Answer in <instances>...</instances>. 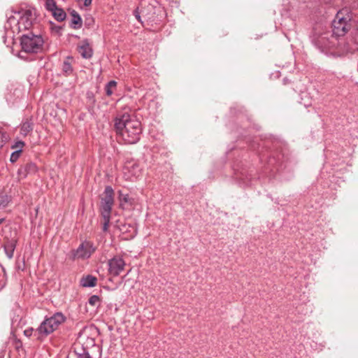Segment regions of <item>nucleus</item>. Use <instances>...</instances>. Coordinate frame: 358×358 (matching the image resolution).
<instances>
[{
  "label": "nucleus",
  "mask_w": 358,
  "mask_h": 358,
  "mask_svg": "<svg viewBox=\"0 0 358 358\" xmlns=\"http://www.w3.org/2000/svg\"><path fill=\"white\" fill-rule=\"evenodd\" d=\"M80 283L83 287H94L96 284V278L92 275H89L85 278H83Z\"/></svg>",
  "instance_id": "nucleus-14"
},
{
  "label": "nucleus",
  "mask_w": 358,
  "mask_h": 358,
  "mask_svg": "<svg viewBox=\"0 0 358 358\" xmlns=\"http://www.w3.org/2000/svg\"><path fill=\"white\" fill-rule=\"evenodd\" d=\"M32 129L31 124L29 122H25L22 124L21 134L26 136L32 130Z\"/></svg>",
  "instance_id": "nucleus-18"
},
{
  "label": "nucleus",
  "mask_w": 358,
  "mask_h": 358,
  "mask_svg": "<svg viewBox=\"0 0 358 358\" xmlns=\"http://www.w3.org/2000/svg\"><path fill=\"white\" fill-rule=\"evenodd\" d=\"M117 83L114 80L110 81L106 86V92L108 96H110L113 91V90L116 87Z\"/></svg>",
  "instance_id": "nucleus-20"
},
{
  "label": "nucleus",
  "mask_w": 358,
  "mask_h": 358,
  "mask_svg": "<svg viewBox=\"0 0 358 358\" xmlns=\"http://www.w3.org/2000/svg\"><path fill=\"white\" fill-rule=\"evenodd\" d=\"M135 16L138 20H140V15H139L138 10L135 11Z\"/></svg>",
  "instance_id": "nucleus-31"
},
{
  "label": "nucleus",
  "mask_w": 358,
  "mask_h": 358,
  "mask_svg": "<svg viewBox=\"0 0 358 358\" xmlns=\"http://www.w3.org/2000/svg\"><path fill=\"white\" fill-rule=\"evenodd\" d=\"M89 303L92 306H99L100 303V298L96 295H92L89 299Z\"/></svg>",
  "instance_id": "nucleus-22"
},
{
  "label": "nucleus",
  "mask_w": 358,
  "mask_h": 358,
  "mask_svg": "<svg viewBox=\"0 0 358 358\" xmlns=\"http://www.w3.org/2000/svg\"><path fill=\"white\" fill-rule=\"evenodd\" d=\"M45 8L52 13L57 8L55 0H46Z\"/></svg>",
  "instance_id": "nucleus-21"
},
{
  "label": "nucleus",
  "mask_w": 358,
  "mask_h": 358,
  "mask_svg": "<svg viewBox=\"0 0 358 358\" xmlns=\"http://www.w3.org/2000/svg\"><path fill=\"white\" fill-rule=\"evenodd\" d=\"M354 45L355 47H354L352 44L348 45V46L345 48V50L347 52L358 51V42H357L356 40L354 41Z\"/></svg>",
  "instance_id": "nucleus-25"
},
{
  "label": "nucleus",
  "mask_w": 358,
  "mask_h": 358,
  "mask_svg": "<svg viewBox=\"0 0 358 358\" xmlns=\"http://www.w3.org/2000/svg\"><path fill=\"white\" fill-rule=\"evenodd\" d=\"M3 220V219H0V224L2 223Z\"/></svg>",
  "instance_id": "nucleus-32"
},
{
  "label": "nucleus",
  "mask_w": 358,
  "mask_h": 358,
  "mask_svg": "<svg viewBox=\"0 0 358 358\" xmlns=\"http://www.w3.org/2000/svg\"><path fill=\"white\" fill-rule=\"evenodd\" d=\"M113 204L101 201L100 210L102 217L110 216Z\"/></svg>",
  "instance_id": "nucleus-15"
},
{
  "label": "nucleus",
  "mask_w": 358,
  "mask_h": 358,
  "mask_svg": "<svg viewBox=\"0 0 358 358\" xmlns=\"http://www.w3.org/2000/svg\"><path fill=\"white\" fill-rule=\"evenodd\" d=\"M73 58L67 57L62 64V71L66 76H69L73 73L72 63Z\"/></svg>",
  "instance_id": "nucleus-12"
},
{
  "label": "nucleus",
  "mask_w": 358,
  "mask_h": 358,
  "mask_svg": "<svg viewBox=\"0 0 358 358\" xmlns=\"http://www.w3.org/2000/svg\"><path fill=\"white\" fill-rule=\"evenodd\" d=\"M337 38L333 34L328 31L323 33L315 32L313 36V41L316 45L321 48H331L336 45Z\"/></svg>",
  "instance_id": "nucleus-5"
},
{
  "label": "nucleus",
  "mask_w": 358,
  "mask_h": 358,
  "mask_svg": "<svg viewBox=\"0 0 358 358\" xmlns=\"http://www.w3.org/2000/svg\"><path fill=\"white\" fill-rule=\"evenodd\" d=\"M6 278L3 268L0 266V289L5 285Z\"/></svg>",
  "instance_id": "nucleus-23"
},
{
  "label": "nucleus",
  "mask_w": 358,
  "mask_h": 358,
  "mask_svg": "<svg viewBox=\"0 0 358 358\" xmlns=\"http://www.w3.org/2000/svg\"><path fill=\"white\" fill-rule=\"evenodd\" d=\"M20 45L23 52L28 53H37L42 49L43 39L40 35L29 33L22 36Z\"/></svg>",
  "instance_id": "nucleus-4"
},
{
  "label": "nucleus",
  "mask_w": 358,
  "mask_h": 358,
  "mask_svg": "<svg viewBox=\"0 0 358 358\" xmlns=\"http://www.w3.org/2000/svg\"><path fill=\"white\" fill-rule=\"evenodd\" d=\"M20 153L21 150H17L14 151L10 155V161L13 163L15 162L20 157Z\"/></svg>",
  "instance_id": "nucleus-24"
},
{
  "label": "nucleus",
  "mask_w": 358,
  "mask_h": 358,
  "mask_svg": "<svg viewBox=\"0 0 358 358\" xmlns=\"http://www.w3.org/2000/svg\"><path fill=\"white\" fill-rule=\"evenodd\" d=\"M24 145V142L19 141H17L13 145H12V148L15 149L16 150H22V148H23Z\"/></svg>",
  "instance_id": "nucleus-28"
},
{
  "label": "nucleus",
  "mask_w": 358,
  "mask_h": 358,
  "mask_svg": "<svg viewBox=\"0 0 358 358\" xmlns=\"http://www.w3.org/2000/svg\"><path fill=\"white\" fill-rule=\"evenodd\" d=\"M52 14L55 19L59 22L63 21L66 18V13L62 8H57Z\"/></svg>",
  "instance_id": "nucleus-17"
},
{
  "label": "nucleus",
  "mask_w": 358,
  "mask_h": 358,
  "mask_svg": "<svg viewBox=\"0 0 358 358\" xmlns=\"http://www.w3.org/2000/svg\"><path fill=\"white\" fill-rule=\"evenodd\" d=\"M35 19V13L31 10H23L20 12V17L18 20L20 29H29Z\"/></svg>",
  "instance_id": "nucleus-7"
},
{
  "label": "nucleus",
  "mask_w": 358,
  "mask_h": 358,
  "mask_svg": "<svg viewBox=\"0 0 358 358\" xmlns=\"http://www.w3.org/2000/svg\"><path fill=\"white\" fill-rule=\"evenodd\" d=\"M115 128L125 143L134 144L140 139L142 131L141 122L127 113L115 117Z\"/></svg>",
  "instance_id": "nucleus-1"
},
{
  "label": "nucleus",
  "mask_w": 358,
  "mask_h": 358,
  "mask_svg": "<svg viewBox=\"0 0 358 358\" xmlns=\"http://www.w3.org/2000/svg\"><path fill=\"white\" fill-rule=\"evenodd\" d=\"M78 50L83 58L88 59L92 55V50L86 41L78 45Z\"/></svg>",
  "instance_id": "nucleus-9"
},
{
  "label": "nucleus",
  "mask_w": 358,
  "mask_h": 358,
  "mask_svg": "<svg viewBox=\"0 0 358 358\" xmlns=\"http://www.w3.org/2000/svg\"><path fill=\"white\" fill-rule=\"evenodd\" d=\"M72 20L71 22L73 24V28H79L82 26V19L77 12L73 11L71 13Z\"/></svg>",
  "instance_id": "nucleus-16"
},
{
  "label": "nucleus",
  "mask_w": 358,
  "mask_h": 358,
  "mask_svg": "<svg viewBox=\"0 0 358 358\" xmlns=\"http://www.w3.org/2000/svg\"><path fill=\"white\" fill-rule=\"evenodd\" d=\"M16 247V241L12 239L8 241L4 246V250L6 254V256L11 259L13 257L14 250Z\"/></svg>",
  "instance_id": "nucleus-13"
},
{
  "label": "nucleus",
  "mask_w": 358,
  "mask_h": 358,
  "mask_svg": "<svg viewBox=\"0 0 358 358\" xmlns=\"http://www.w3.org/2000/svg\"><path fill=\"white\" fill-rule=\"evenodd\" d=\"M350 20L351 17L348 10H339L332 22L333 35L336 38L344 36L351 27Z\"/></svg>",
  "instance_id": "nucleus-2"
},
{
  "label": "nucleus",
  "mask_w": 358,
  "mask_h": 358,
  "mask_svg": "<svg viewBox=\"0 0 358 358\" xmlns=\"http://www.w3.org/2000/svg\"><path fill=\"white\" fill-rule=\"evenodd\" d=\"M33 329H26L24 331V334L27 336H30L31 335V332H32Z\"/></svg>",
  "instance_id": "nucleus-30"
},
{
  "label": "nucleus",
  "mask_w": 358,
  "mask_h": 358,
  "mask_svg": "<svg viewBox=\"0 0 358 358\" xmlns=\"http://www.w3.org/2000/svg\"><path fill=\"white\" fill-rule=\"evenodd\" d=\"M110 274L117 276L124 270L125 262L120 257H114L108 262Z\"/></svg>",
  "instance_id": "nucleus-8"
},
{
  "label": "nucleus",
  "mask_w": 358,
  "mask_h": 358,
  "mask_svg": "<svg viewBox=\"0 0 358 358\" xmlns=\"http://www.w3.org/2000/svg\"><path fill=\"white\" fill-rule=\"evenodd\" d=\"M8 139V136L0 130V148L3 147V144Z\"/></svg>",
  "instance_id": "nucleus-27"
},
{
  "label": "nucleus",
  "mask_w": 358,
  "mask_h": 358,
  "mask_svg": "<svg viewBox=\"0 0 358 358\" xmlns=\"http://www.w3.org/2000/svg\"><path fill=\"white\" fill-rule=\"evenodd\" d=\"M66 320L65 316L62 313H56L51 317L46 318L37 328L36 332L38 334V338L47 336L55 331L59 326Z\"/></svg>",
  "instance_id": "nucleus-3"
},
{
  "label": "nucleus",
  "mask_w": 358,
  "mask_h": 358,
  "mask_svg": "<svg viewBox=\"0 0 358 358\" xmlns=\"http://www.w3.org/2000/svg\"><path fill=\"white\" fill-rule=\"evenodd\" d=\"M76 358H92L90 354L87 352H84L83 353L78 354Z\"/></svg>",
  "instance_id": "nucleus-29"
},
{
  "label": "nucleus",
  "mask_w": 358,
  "mask_h": 358,
  "mask_svg": "<svg viewBox=\"0 0 358 358\" xmlns=\"http://www.w3.org/2000/svg\"><path fill=\"white\" fill-rule=\"evenodd\" d=\"M96 248L94 244L90 241H84L77 250H73L71 255V259H88L95 251Z\"/></svg>",
  "instance_id": "nucleus-6"
},
{
  "label": "nucleus",
  "mask_w": 358,
  "mask_h": 358,
  "mask_svg": "<svg viewBox=\"0 0 358 358\" xmlns=\"http://www.w3.org/2000/svg\"><path fill=\"white\" fill-rule=\"evenodd\" d=\"M118 199L120 203V206H123L125 203L129 202V196L128 194H124L122 191L118 192Z\"/></svg>",
  "instance_id": "nucleus-19"
},
{
  "label": "nucleus",
  "mask_w": 358,
  "mask_h": 358,
  "mask_svg": "<svg viewBox=\"0 0 358 358\" xmlns=\"http://www.w3.org/2000/svg\"><path fill=\"white\" fill-rule=\"evenodd\" d=\"M37 167L34 163H28L24 166L21 167L18 170V173L20 175L22 174L24 176H26L27 174L34 173L36 171Z\"/></svg>",
  "instance_id": "nucleus-11"
},
{
  "label": "nucleus",
  "mask_w": 358,
  "mask_h": 358,
  "mask_svg": "<svg viewBox=\"0 0 358 358\" xmlns=\"http://www.w3.org/2000/svg\"><path fill=\"white\" fill-rule=\"evenodd\" d=\"M101 201L111 204L114 203V190L110 186L106 187L103 196L101 198Z\"/></svg>",
  "instance_id": "nucleus-10"
},
{
  "label": "nucleus",
  "mask_w": 358,
  "mask_h": 358,
  "mask_svg": "<svg viewBox=\"0 0 358 358\" xmlns=\"http://www.w3.org/2000/svg\"><path fill=\"white\" fill-rule=\"evenodd\" d=\"M102 217L103 220V231H108V229L109 227L110 216H108V217Z\"/></svg>",
  "instance_id": "nucleus-26"
}]
</instances>
